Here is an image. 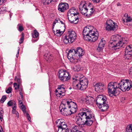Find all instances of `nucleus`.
<instances>
[{
	"mask_svg": "<svg viewBox=\"0 0 132 132\" xmlns=\"http://www.w3.org/2000/svg\"><path fill=\"white\" fill-rule=\"evenodd\" d=\"M90 26L85 27L83 31V35L84 39L86 40L94 42L98 39L99 36L97 31L95 30H90Z\"/></svg>",
	"mask_w": 132,
	"mask_h": 132,
	"instance_id": "nucleus-4",
	"label": "nucleus"
},
{
	"mask_svg": "<svg viewBox=\"0 0 132 132\" xmlns=\"http://www.w3.org/2000/svg\"><path fill=\"white\" fill-rule=\"evenodd\" d=\"M107 98L104 95H98L96 98V102L97 106L101 109L102 112L106 111L109 107L106 102Z\"/></svg>",
	"mask_w": 132,
	"mask_h": 132,
	"instance_id": "nucleus-5",
	"label": "nucleus"
},
{
	"mask_svg": "<svg viewBox=\"0 0 132 132\" xmlns=\"http://www.w3.org/2000/svg\"><path fill=\"white\" fill-rule=\"evenodd\" d=\"M67 108V109L77 108L76 103L71 101H68L67 100H63L61 102L59 107V109H63Z\"/></svg>",
	"mask_w": 132,
	"mask_h": 132,
	"instance_id": "nucleus-8",
	"label": "nucleus"
},
{
	"mask_svg": "<svg viewBox=\"0 0 132 132\" xmlns=\"http://www.w3.org/2000/svg\"><path fill=\"white\" fill-rule=\"evenodd\" d=\"M79 8L80 12L82 14L86 16L88 9L87 8L85 3L82 4V2L81 3Z\"/></svg>",
	"mask_w": 132,
	"mask_h": 132,
	"instance_id": "nucleus-15",
	"label": "nucleus"
},
{
	"mask_svg": "<svg viewBox=\"0 0 132 132\" xmlns=\"http://www.w3.org/2000/svg\"><path fill=\"white\" fill-rule=\"evenodd\" d=\"M15 114L16 115V117L18 118L19 117V114L18 112H16L15 113Z\"/></svg>",
	"mask_w": 132,
	"mask_h": 132,
	"instance_id": "nucleus-55",
	"label": "nucleus"
},
{
	"mask_svg": "<svg viewBox=\"0 0 132 132\" xmlns=\"http://www.w3.org/2000/svg\"><path fill=\"white\" fill-rule=\"evenodd\" d=\"M1 112H0V119L1 121H2V120H3V116L2 115V114L3 113H4V111L3 110H1Z\"/></svg>",
	"mask_w": 132,
	"mask_h": 132,
	"instance_id": "nucleus-40",
	"label": "nucleus"
},
{
	"mask_svg": "<svg viewBox=\"0 0 132 132\" xmlns=\"http://www.w3.org/2000/svg\"><path fill=\"white\" fill-rule=\"evenodd\" d=\"M68 4L66 3H61L58 6V10L61 12H63L68 9Z\"/></svg>",
	"mask_w": 132,
	"mask_h": 132,
	"instance_id": "nucleus-16",
	"label": "nucleus"
},
{
	"mask_svg": "<svg viewBox=\"0 0 132 132\" xmlns=\"http://www.w3.org/2000/svg\"><path fill=\"white\" fill-rule=\"evenodd\" d=\"M15 104V103L14 101L13 100L9 101L7 103V105L8 106H10L14 105Z\"/></svg>",
	"mask_w": 132,
	"mask_h": 132,
	"instance_id": "nucleus-32",
	"label": "nucleus"
},
{
	"mask_svg": "<svg viewBox=\"0 0 132 132\" xmlns=\"http://www.w3.org/2000/svg\"><path fill=\"white\" fill-rule=\"evenodd\" d=\"M88 84V81L87 79L83 77L81 78L79 82L75 84V85H73L75 87V88L77 90H83L85 89L87 87Z\"/></svg>",
	"mask_w": 132,
	"mask_h": 132,
	"instance_id": "nucleus-7",
	"label": "nucleus"
},
{
	"mask_svg": "<svg viewBox=\"0 0 132 132\" xmlns=\"http://www.w3.org/2000/svg\"><path fill=\"white\" fill-rule=\"evenodd\" d=\"M22 90L23 89L22 88H21L20 89V90L19 91L22 92Z\"/></svg>",
	"mask_w": 132,
	"mask_h": 132,
	"instance_id": "nucleus-61",
	"label": "nucleus"
},
{
	"mask_svg": "<svg viewBox=\"0 0 132 132\" xmlns=\"http://www.w3.org/2000/svg\"><path fill=\"white\" fill-rule=\"evenodd\" d=\"M18 100L19 101V103L20 104V105H23V102L22 101V100H19V99H18Z\"/></svg>",
	"mask_w": 132,
	"mask_h": 132,
	"instance_id": "nucleus-47",
	"label": "nucleus"
},
{
	"mask_svg": "<svg viewBox=\"0 0 132 132\" xmlns=\"http://www.w3.org/2000/svg\"><path fill=\"white\" fill-rule=\"evenodd\" d=\"M56 0H41L44 5H48L52 2L56 1Z\"/></svg>",
	"mask_w": 132,
	"mask_h": 132,
	"instance_id": "nucleus-28",
	"label": "nucleus"
},
{
	"mask_svg": "<svg viewBox=\"0 0 132 132\" xmlns=\"http://www.w3.org/2000/svg\"><path fill=\"white\" fill-rule=\"evenodd\" d=\"M12 88L11 87H9L6 90V92L7 93H9L11 92Z\"/></svg>",
	"mask_w": 132,
	"mask_h": 132,
	"instance_id": "nucleus-39",
	"label": "nucleus"
},
{
	"mask_svg": "<svg viewBox=\"0 0 132 132\" xmlns=\"http://www.w3.org/2000/svg\"><path fill=\"white\" fill-rule=\"evenodd\" d=\"M82 110L83 112L79 113L75 118L76 123L82 127L85 125L90 126L95 120L94 115L89 109L84 108Z\"/></svg>",
	"mask_w": 132,
	"mask_h": 132,
	"instance_id": "nucleus-1",
	"label": "nucleus"
},
{
	"mask_svg": "<svg viewBox=\"0 0 132 132\" xmlns=\"http://www.w3.org/2000/svg\"><path fill=\"white\" fill-rule=\"evenodd\" d=\"M85 52L80 47H78L76 50L75 55L78 57H80L84 54Z\"/></svg>",
	"mask_w": 132,
	"mask_h": 132,
	"instance_id": "nucleus-19",
	"label": "nucleus"
},
{
	"mask_svg": "<svg viewBox=\"0 0 132 132\" xmlns=\"http://www.w3.org/2000/svg\"><path fill=\"white\" fill-rule=\"evenodd\" d=\"M103 85L102 83L96 84L95 85V90L99 92H102L103 90Z\"/></svg>",
	"mask_w": 132,
	"mask_h": 132,
	"instance_id": "nucleus-21",
	"label": "nucleus"
},
{
	"mask_svg": "<svg viewBox=\"0 0 132 132\" xmlns=\"http://www.w3.org/2000/svg\"><path fill=\"white\" fill-rule=\"evenodd\" d=\"M4 0H0V3H3L4 2Z\"/></svg>",
	"mask_w": 132,
	"mask_h": 132,
	"instance_id": "nucleus-57",
	"label": "nucleus"
},
{
	"mask_svg": "<svg viewBox=\"0 0 132 132\" xmlns=\"http://www.w3.org/2000/svg\"><path fill=\"white\" fill-rule=\"evenodd\" d=\"M13 85L15 89H17L19 88V84L17 85L16 83H14Z\"/></svg>",
	"mask_w": 132,
	"mask_h": 132,
	"instance_id": "nucleus-38",
	"label": "nucleus"
},
{
	"mask_svg": "<svg viewBox=\"0 0 132 132\" xmlns=\"http://www.w3.org/2000/svg\"><path fill=\"white\" fill-rule=\"evenodd\" d=\"M75 77H73L72 78L73 80V85H75V84H76V82H75V81H76L77 82L79 81L81 78H82L84 76L82 75L81 74H76Z\"/></svg>",
	"mask_w": 132,
	"mask_h": 132,
	"instance_id": "nucleus-20",
	"label": "nucleus"
},
{
	"mask_svg": "<svg viewBox=\"0 0 132 132\" xmlns=\"http://www.w3.org/2000/svg\"><path fill=\"white\" fill-rule=\"evenodd\" d=\"M39 33L36 30H34V33L32 34V37L34 38H37L38 36Z\"/></svg>",
	"mask_w": 132,
	"mask_h": 132,
	"instance_id": "nucleus-31",
	"label": "nucleus"
},
{
	"mask_svg": "<svg viewBox=\"0 0 132 132\" xmlns=\"http://www.w3.org/2000/svg\"><path fill=\"white\" fill-rule=\"evenodd\" d=\"M44 57L45 60L47 61L50 62L52 60V56L50 54V53L45 54L44 56Z\"/></svg>",
	"mask_w": 132,
	"mask_h": 132,
	"instance_id": "nucleus-25",
	"label": "nucleus"
},
{
	"mask_svg": "<svg viewBox=\"0 0 132 132\" xmlns=\"http://www.w3.org/2000/svg\"><path fill=\"white\" fill-rule=\"evenodd\" d=\"M57 21H58V22L59 23H61L63 25V27H64L65 28V21L64 20H61L59 18H57Z\"/></svg>",
	"mask_w": 132,
	"mask_h": 132,
	"instance_id": "nucleus-33",
	"label": "nucleus"
},
{
	"mask_svg": "<svg viewBox=\"0 0 132 132\" xmlns=\"http://www.w3.org/2000/svg\"><path fill=\"white\" fill-rule=\"evenodd\" d=\"M59 78L62 81H67L69 80L71 77L69 73L66 71L63 70H60L59 72Z\"/></svg>",
	"mask_w": 132,
	"mask_h": 132,
	"instance_id": "nucleus-10",
	"label": "nucleus"
},
{
	"mask_svg": "<svg viewBox=\"0 0 132 132\" xmlns=\"http://www.w3.org/2000/svg\"><path fill=\"white\" fill-rule=\"evenodd\" d=\"M5 10H6V9L5 7H3L2 8H0V13H2V10L6 11Z\"/></svg>",
	"mask_w": 132,
	"mask_h": 132,
	"instance_id": "nucleus-46",
	"label": "nucleus"
},
{
	"mask_svg": "<svg viewBox=\"0 0 132 132\" xmlns=\"http://www.w3.org/2000/svg\"><path fill=\"white\" fill-rule=\"evenodd\" d=\"M132 20V19L130 17H128L126 19V22H127V23H128V22H129L130 21Z\"/></svg>",
	"mask_w": 132,
	"mask_h": 132,
	"instance_id": "nucleus-44",
	"label": "nucleus"
},
{
	"mask_svg": "<svg viewBox=\"0 0 132 132\" xmlns=\"http://www.w3.org/2000/svg\"><path fill=\"white\" fill-rule=\"evenodd\" d=\"M21 109L22 111L24 114H26V113L28 112L26 111V108L24 105H21Z\"/></svg>",
	"mask_w": 132,
	"mask_h": 132,
	"instance_id": "nucleus-35",
	"label": "nucleus"
},
{
	"mask_svg": "<svg viewBox=\"0 0 132 132\" xmlns=\"http://www.w3.org/2000/svg\"><path fill=\"white\" fill-rule=\"evenodd\" d=\"M127 47H129V48L130 49V50H132L131 47V46H130V45L128 46H127Z\"/></svg>",
	"mask_w": 132,
	"mask_h": 132,
	"instance_id": "nucleus-58",
	"label": "nucleus"
},
{
	"mask_svg": "<svg viewBox=\"0 0 132 132\" xmlns=\"http://www.w3.org/2000/svg\"><path fill=\"white\" fill-rule=\"evenodd\" d=\"M23 34V33H22V35ZM24 40V36L23 35L21 37L20 39V41L19 42L20 44H21L22 43V42H23Z\"/></svg>",
	"mask_w": 132,
	"mask_h": 132,
	"instance_id": "nucleus-41",
	"label": "nucleus"
},
{
	"mask_svg": "<svg viewBox=\"0 0 132 132\" xmlns=\"http://www.w3.org/2000/svg\"><path fill=\"white\" fill-rule=\"evenodd\" d=\"M77 34L75 32L71 30H69L64 37L63 42L65 44L72 43L76 39Z\"/></svg>",
	"mask_w": 132,
	"mask_h": 132,
	"instance_id": "nucleus-6",
	"label": "nucleus"
},
{
	"mask_svg": "<svg viewBox=\"0 0 132 132\" xmlns=\"http://www.w3.org/2000/svg\"><path fill=\"white\" fill-rule=\"evenodd\" d=\"M65 28H63V30L61 29L56 30V31L53 29V31L55 35L57 36H60L64 33Z\"/></svg>",
	"mask_w": 132,
	"mask_h": 132,
	"instance_id": "nucleus-23",
	"label": "nucleus"
},
{
	"mask_svg": "<svg viewBox=\"0 0 132 132\" xmlns=\"http://www.w3.org/2000/svg\"><path fill=\"white\" fill-rule=\"evenodd\" d=\"M57 21V18H56L55 19V20L54 21V22H53V27H52V29H53L54 28V27L55 26V25L56 24V22H58V21Z\"/></svg>",
	"mask_w": 132,
	"mask_h": 132,
	"instance_id": "nucleus-43",
	"label": "nucleus"
},
{
	"mask_svg": "<svg viewBox=\"0 0 132 132\" xmlns=\"http://www.w3.org/2000/svg\"><path fill=\"white\" fill-rule=\"evenodd\" d=\"M19 94L21 96H23L21 92H20Z\"/></svg>",
	"mask_w": 132,
	"mask_h": 132,
	"instance_id": "nucleus-59",
	"label": "nucleus"
},
{
	"mask_svg": "<svg viewBox=\"0 0 132 132\" xmlns=\"http://www.w3.org/2000/svg\"><path fill=\"white\" fill-rule=\"evenodd\" d=\"M79 13L77 11L74 7L71 8L68 12V15H73V14H77Z\"/></svg>",
	"mask_w": 132,
	"mask_h": 132,
	"instance_id": "nucleus-24",
	"label": "nucleus"
},
{
	"mask_svg": "<svg viewBox=\"0 0 132 132\" xmlns=\"http://www.w3.org/2000/svg\"><path fill=\"white\" fill-rule=\"evenodd\" d=\"M16 112H17L16 111V110L14 111V110H12V113L13 114L15 113Z\"/></svg>",
	"mask_w": 132,
	"mask_h": 132,
	"instance_id": "nucleus-56",
	"label": "nucleus"
},
{
	"mask_svg": "<svg viewBox=\"0 0 132 132\" xmlns=\"http://www.w3.org/2000/svg\"><path fill=\"white\" fill-rule=\"evenodd\" d=\"M94 3H98L99 2L100 0H92Z\"/></svg>",
	"mask_w": 132,
	"mask_h": 132,
	"instance_id": "nucleus-51",
	"label": "nucleus"
},
{
	"mask_svg": "<svg viewBox=\"0 0 132 132\" xmlns=\"http://www.w3.org/2000/svg\"><path fill=\"white\" fill-rule=\"evenodd\" d=\"M58 128H67V126L64 122L63 119H58L56 122Z\"/></svg>",
	"mask_w": 132,
	"mask_h": 132,
	"instance_id": "nucleus-18",
	"label": "nucleus"
},
{
	"mask_svg": "<svg viewBox=\"0 0 132 132\" xmlns=\"http://www.w3.org/2000/svg\"><path fill=\"white\" fill-rule=\"evenodd\" d=\"M132 87V82L130 80L122 79L119 83L114 82L109 83L108 87V92L109 96L112 97L116 95L117 89L119 88L122 91L125 92L128 91Z\"/></svg>",
	"mask_w": 132,
	"mask_h": 132,
	"instance_id": "nucleus-2",
	"label": "nucleus"
},
{
	"mask_svg": "<svg viewBox=\"0 0 132 132\" xmlns=\"http://www.w3.org/2000/svg\"><path fill=\"white\" fill-rule=\"evenodd\" d=\"M128 15V14H126H126H125V17H126V16H127Z\"/></svg>",
	"mask_w": 132,
	"mask_h": 132,
	"instance_id": "nucleus-60",
	"label": "nucleus"
},
{
	"mask_svg": "<svg viewBox=\"0 0 132 132\" xmlns=\"http://www.w3.org/2000/svg\"><path fill=\"white\" fill-rule=\"evenodd\" d=\"M18 30L19 31H23V28L22 26L20 24H18Z\"/></svg>",
	"mask_w": 132,
	"mask_h": 132,
	"instance_id": "nucleus-36",
	"label": "nucleus"
},
{
	"mask_svg": "<svg viewBox=\"0 0 132 132\" xmlns=\"http://www.w3.org/2000/svg\"><path fill=\"white\" fill-rule=\"evenodd\" d=\"M123 22L124 23H125V19H123Z\"/></svg>",
	"mask_w": 132,
	"mask_h": 132,
	"instance_id": "nucleus-63",
	"label": "nucleus"
},
{
	"mask_svg": "<svg viewBox=\"0 0 132 132\" xmlns=\"http://www.w3.org/2000/svg\"><path fill=\"white\" fill-rule=\"evenodd\" d=\"M78 132H83L81 131H79Z\"/></svg>",
	"mask_w": 132,
	"mask_h": 132,
	"instance_id": "nucleus-64",
	"label": "nucleus"
},
{
	"mask_svg": "<svg viewBox=\"0 0 132 132\" xmlns=\"http://www.w3.org/2000/svg\"><path fill=\"white\" fill-rule=\"evenodd\" d=\"M55 92V94L57 97L61 98L64 96L65 90L64 85H61L58 86Z\"/></svg>",
	"mask_w": 132,
	"mask_h": 132,
	"instance_id": "nucleus-12",
	"label": "nucleus"
},
{
	"mask_svg": "<svg viewBox=\"0 0 132 132\" xmlns=\"http://www.w3.org/2000/svg\"><path fill=\"white\" fill-rule=\"evenodd\" d=\"M77 108L67 109L64 108L63 109H59L61 113L65 116L70 115L71 114L75 113L77 111Z\"/></svg>",
	"mask_w": 132,
	"mask_h": 132,
	"instance_id": "nucleus-11",
	"label": "nucleus"
},
{
	"mask_svg": "<svg viewBox=\"0 0 132 132\" xmlns=\"http://www.w3.org/2000/svg\"><path fill=\"white\" fill-rule=\"evenodd\" d=\"M86 103L88 105H92L94 99L92 97H89L86 99Z\"/></svg>",
	"mask_w": 132,
	"mask_h": 132,
	"instance_id": "nucleus-27",
	"label": "nucleus"
},
{
	"mask_svg": "<svg viewBox=\"0 0 132 132\" xmlns=\"http://www.w3.org/2000/svg\"><path fill=\"white\" fill-rule=\"evenodd\" d=\"M16 80L18 84L20 85L21 83V79L20 78H18Z\"/></svg>",
	"mask_w": 132,
	"mask_h": 132,
	"instance_id": "nucleus-48",
	"label": "nucleus"
},
{
	"mask_svg": "<svg viewBox=\"0 0 132 132\" xmlns=\"http://www.w3.org/2000/svg\"><path fill=\"white\" fill-rule=\"evenodd\" d=\"M76 52V50L71 49L69 51L67 54L68 58L70 60L71 62L76 63L78 61H80V59L76 58L75 57Z\"/></svg>",
	"mask_w": 132,
	"mask_h": 132,
	"instance_id": "nucleus-9",
	"label": "nucleus"
},
{
	"mask_svg": "<svg viewBox=\"0 0 132 132\" xmlns=\"http://www.w3.org/2000/svg\"><path fill=\"white\" fill-rule=\"evenodd\" d=\"M95 11V9L93 7L89 9H88L87 12V14H86V16L88 17H90L91 15L94 14Z\"/></svg>",
	"mask_w": 132,
	"mask_h": 132,
	"instance_id": "nucleus-26",
	"label": "nucleus"
},
{
	"mask_svg": "<svg viewBox=\"0 0 132 132\" xmlns=\"http://www.w3.org/2000/svg\"><path fill=\"white\" fill-rule=\"evenodd\" d=\"M57 132H69V129L67 128H60L58 129Z\"/></svg>",
	"mask_w": 132,
	"mask_h": 132,
	"instance_id": "nucleus-29",
	"label": "nucleus"
},
{
	"mask_svg": "<svg viewBox=\"0 0 132 132\" xmlns=\"http://www.w3.org/2000/svg\"><path fill=\"white\" fill-rule=\"evenodd\" d=\"M6 99V97L5 95H3L0 101L1 103H3Z\"/></svg>",
	"mask_w": 132,
	"mask_h": 132,
	"instance_id": "nucleus-34",
	"label": "nucleus"
},
{
	"mask_svg": "<svg viewBox=\"0 0 132 132\" xmlns=\"http://www.w3.org/2000/svg\"><path fill=\"white\" fill-rule=\"evenodd\" d=\"M81 67L80 65H77L75 68V70L78 71L81 70Z\"/></svg>",
	"mask_w": 132,
	"mask_h": 132,
	"instance_id": "nucleus-37",
	"label": "nucleus"
},
{
	"mask_svg": "<svg viewBox=\"0 0 132 132\" xmlns=\"http://www.w3.org/2000/svg\"><path fill=\"white\" fill-rule=\"evenodd\" d=\"M129 74L132 76V67H131L129 70Z\"/></svg>",
	"mask_w": 132,
	"mask_h": 132,
	"instance_id": "nucleus-45",
	"label": "nucleus"
},
{
	"mask_svg": "<svg viewBox=\"0 0 132 132\" xmlns=\"http://www.w3.org/2000/svg\"><path fill=\"white\" fill-rule=\"evenodd\" d=\"M129 47H126L125 51V59H128L132 57V50H130Z\"/></svg>",
	"mask_w": 132,
	"mask_h": 132,
	"instance_id": "nucleus-17",
	"label": "nucleus"
},
{
	"mask_svg": "<svg viewBox=\"0 0 132 132\" xmlns=\"http://www.w3.org/2000/svg\"><path fill=\"white\" fill-rule=\"evenodd\" d=\"M20 50V48L19 47H18V51L17 52V53L16 54V57L17 58L18 57V56H19V51Z\"/></svg>",
	"mask_w": 132,
	"mask_h": 132,
	"instance_id": "nucleus-49",
	"label": "nucleus"
},
{
	"mask_svg": "<svg viewBox=\"0 0 132 132\" xmlns=\"http://www.w3.org/2000/svg\"><path fill=\"white\" fill-rule=\"evenodd\" d=\"M112 40L109 44L110 47L114 49H119L121 47L124 48L127 41L125 38H123L118 35H114L111 37Z\"/></svg>",
	"mask_w": 132,
	"mask_h": 132,
	"instance_id": "nucleus-3",
	"label": "nucleus"
},
{
	"mask_svg": "<svg viewBox=\"0 0 132 132\" xmlns=\"http://www.w3.org/2000/svg\"><path fill=\"white\" fill-rule=\"evenodd\" d=\"M26 116L27 117L28 120H29V121H30V120H31V118L29 114L28 113H26Z\"/></svg>",
	"mask_w": 132,
	"mask_h": 132,
	"instance_id": "nucleus-42",
	"label": "nucleus"
},
{
	"mask_svg": "<svg viewBox=\"0 0 132 132\" xmlns=\"http://www.w3.org/2000/svg\"><path fill=\"white\" fill-rule=\"evenodd\" d=\"M17 79H18L17 77L16 76L15 77V80H16Z\"/></svg>",
	"mask_w": 132,
	"mask_h": 132,
	"instance_id": "nucleus-62",
	"label": "nucleus"
},
{
	"mask_svg": "<svg viewBox=\"0 0 132 132\" xmlns=\"http://www.w3.org/2000/svg\"><path fill=\"white\" fill-rule=\"evenodd\" d=\"M105 43V40L101 39L98 45L97 50L99 52L102 51L104 47Z\"/></svg>",
	"mask_w": 132,
	"mask_h": 132,
	"instance_id": "nucleus-22",
	"label": "nucleus"
},
{
	"mask_svg": "<svg viewBox=\"0 0 132 132\" xmlns=\"http://www.w3.org/2000/svg\"><path fill=\"white\" fill-rule=\"evenodd\" d=\"M23 96H21L19 97V98L18 99H19V100H22L23 99Z\"/></svg>",
	"mask_w": 132,
	"mask_h": 132,
	"instance_id": "nucleus-52",
	"label": "nucleus"
},
{
	"mask_svg": "<svg viewBox=\"0 0 132 132\" xmlns=\"http://www.w3.org/2000/svg\"><path fill=\"white\" fill-rule=\"evenodd\" d=\"M0 132H3V130L1 126H0Z\"/></svg>",
	"mask_w": 132,
	"mask_h": 132,
	"instance_id": "nucleus-54",
	"label": "nucleus"
},
{
	"mask_svg": "<svg viewBox=\"0 0 132 132\" xmlns=\"http://www.w3.org/2000/svg\"><path fill=\"white\" fill-rule=\"evenodd\" d=\"M125 132H132V124L128 125L127 126Z\"/></svg>",
	"mask_w": 132,
	"mask_h": 132,
	"instance_id": "nucleus-30",
	"label": "nucleus"
},
{
	"mask_svg": "<svg viewBox=\"0 0 132 132\" xmlns=\"http://www.w3.org/2000/svg\"><path fill=\"white\" fill-rule=\"evenodd\" d=\"M117 27V26L115 25L114 22L112 20H107L106 22L105 28L106 30H114Z\"/></svg>",
	"mask_w": 132,
	"mask_h": 132,
	"instance_id": "nucleus-13",
	"label": "nucleus"
},
{
	"mask_svg": "<svg viewBox=\"0 0 132 132\" xmlns=\"http://www.w3.org/2000/svg\"><path fill=\"white\" fill-rule=\"evenodd\" d=\"M127 24H128L130 26H132V20L130 21L129 22H128V23H127Z\"/></svg>",
	"mask_w": 132,
	"mask_h": 132,
	"instance_id": "nucleus-53",
	"label": "nucleus"
},
{
	"mask_svg": "<svg viewBox=\"0 0 132 132\" xmlns=\"http://www.w3.org/2000/svg\"><path fill=\"white\" fill-rule=\"evenodd\" d=\"M16 106L15 105H14L13 107L12 108V110H14V111H16Z\"/></svg>",
	"mask_w": 132,
	"mask_h": 132,
	"instance_id": "nucleus-50",
	"label": "nucleus"
},
{
	"mask_svg": "<svg viewBox=\"0 0 132 132\" xmlns=\"http://www.w3.org/2000/svg\"><path fill=\"white\" fill-rule=\"evenodd\" d=\"M68 16V18L69 20L71 23L76 24L78 21L79 13L73 14V15H69Z\"/></svg>",
	"mask_w": 132,
	"mask_h": 132,
	"instance_id": "nucleus-14",
	"label": "nucleus"
}]
</instances>
